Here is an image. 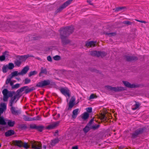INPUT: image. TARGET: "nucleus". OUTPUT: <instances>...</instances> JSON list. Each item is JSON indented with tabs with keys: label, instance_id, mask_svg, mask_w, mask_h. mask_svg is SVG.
Instances as JSON below:
<instances>
[{
	"label": "nucleus",
	"instance_id": "nucleus-1",
	"mask_svg": "<svg viewBox=\"0 0 149 149\" xmlns=\"http://www.w3.org/2000/svg\"><path fill=\"white\" fill-rule=\"evenodd\" d=\"M25 26L19 24L15 22L6 23L0 21V29L9 30L11 29L17 30L19 32H21L24 31L23 29L25 28Z\"/></svg>",
	"mask_w": 149,
	"mask_h": 149
},
{
	"label": "nucleus",
	"instance_id": "nucleus-2",
	"mask_svg": "<svg viewBox=\"0 0 149 149\" xmlns=\"http://www.w3.org/2000/svg\"><path fill=\"white\" fill-rule=\"evenodd\" d=\"M74 28L73 26H68L60 29V38L63 45H65L69 43L70 41L67 38L73 32Z\"/></svg>",
	"mask_w": 149,
	"mask_h": 149
},
{
	"label": "nucleus",
	"instance_id": "nucleus-3",
	"mask_svg": "<svg viewBox=\"0 0 149 149\" xmlns=\"http://www.w3.org/2000/svg\"><path fill=\"white\" fill-rule=\"evenodd\" d=\"M42 144L40 142H38L34 141H32L30 142V143L28 145L27 143H23V146L24 148L27 149L30 146H31V148L34 149H42Z\"/></svg>",
	"mask_w": 149,
	"mask_h": 149
},
{
	"label": "nucleus",
	"instance_id": "nucleus-4",
	"mask_svg": "<svg viewBox=\"0 0 149 149\" xmlns=\"http://www.w3.org/2000/svg\"><path fill=\"white\" fill-rule=\"evenodd\" d=\"M30 57H33V56L29 54L21 56H17L14 61V64L16 66L19 67L23 61H25L27 58Z\"/></svg>",
	"mask_w": 149,
	"mask_h": 149
},
{
	"label": "nucleus",
	"instance_id": "nucleus-5",
	"mask_svg": "<svg viewBox=\"0 0 149 149\" xmlns=\"http://www.w3.org/2000/svg\"><path fill=\"white\" fill-rule=\"evenodd\" d=\"M55 85V83L52 82L51 80L47 79L41 81L38 83L36 85V86L41 88H44L47 86L51 87L54 86Z\"/></svg>",
	"mask_w": 149,
	"mask_h": 149
},
{
	"label": "nucleus",
	"instance_id": "nucleus-6",
	"mask_svg": "<svg viewBox=\"0 0 149 149\" xmlns=\"http://www.w3.org/2000/svg\"><path fill=\"white\" fill-rule=\"evenodd\" d=\"M2 93L3 95V100L5 101H7L9 97H12L15 94V92L14 91H9L6 88L3 89Z\"/></svg>",
	"mask_w": 149,
	"mask_h": 149
},
{
	"label": "nucleus",
	"instance_id": "nucleus-7",
	"mask_svg": "<svg viewBox=\"0 0 149 149\" xmlns=\"http://www.w3.org/2000/svg\"><path fill=\"white\" fill-rule=\"evenodd\" d=\"M146 130V128L144 127L140 128L137 129L132 134L131 138L134 139L136 138L139 135L142 134L143 132H145Z\"/></svg>",
	"mask_w": 149,
	"mask_h": 149
},
{
	"label": "nucleus",
	"instance_id": "nucleus-8",
	"mask_svg": "<svg viewBox=\"0 0 149 149\" xmlns=\"http://www.w3.org/2000/svg\"><path fill=\"white\" fill-rule=\"evenodd\" d=\"M105 88L108 91H113L115 92H119L125 90L124 88L122 87H112L110 86H105Z\"/></svg>",
	"mask_w": 149,
	"mask_h": 149
},
{
	"label": "nucleus",
	"instance_id": "nucleus-9",
	"mask_svg": "<svg viewBox=\"0 0 149 149\" xmlns=\"http://www.w3.org/2000/svg\"><path fill=\"white\" fill-rule=\"evenodd\" d=\"M16 94L14 97L11 98L10 100L9 101V106H13V104L15 100L17 98V100L15 102V103L17 102V101L22 96V95L20 94V93L17 90L16 92Z\"/></svg>",
	"mask_w": 149,
	"mask_h": 149
},
{
	"label": "nucleus",
	"instance_id": "nucleus-10",
	"mask_svg": "<svg viewBox=\"0 0 149 149\" xmlns=\"http://www.w3.org/2000/svg\"><path fill=\"white\" fill-rule=\"evenodd\" d=\"M24 89H25L24 93L26 94L35 90V88L34 87H32L30 88H29L28 86H26L22 87L18 90L20 93L22 92L24 90Z\"/></svg>",
	"mask_w": 149,
	"mask_h": 149
},
{
	"label": "nucleus",
	"instance_id": "nucleus-11",
	"mask_svg": "<svg viewBox=\"0 0 149 149\" xmlns=\"http://www.w3.org/2000/svg\"><path fill=\"white\" fill-rule=\"evenodd\" d=\"M124 58L126 61L130 62L133 61H136L138 60V58L136 56H130L129 55H125L124 56Z\"/></svg>",
	"mask_w": 149,
	"mask_h": 149
},
{
	"label": "nucleus",
	"instance_id": "nucleus-12",
	"mask_svg": "<svg viewBox=\"0 0 149 149\" xmlns=\"http://www.w3.org/2000/svg\"><path fill=\"white\" fill-rule=\"evenodd\" d=\"M123 84L126 87L131 88H136L139 86V85L138 84H131L129 82L127 81H123Z\"/></svg>",
	"mask_w": 149,
	"mask_h": 149
},
{
	"label": "nucleus",
	"instance_id": "nucleus-13",
	"mask_svg": "<svg viewBox=\"0 0 149 149\" xmlns=\"http://www.w3.org/2000/svg\"><path fill=\"white\" fill-rule=\"evenodd\" d=\"M60 122V121H57L54 122L52 124L48 125L46 127V129L48 130H51L54 128L55 127L58 126Z\"/></svg>",
	"mask_w": 149,
	"mask_h": 149
},
{
	"label": "nucleus",
	"instance_id": "nucleus-14",
	"mask_svg": "<svg viewBox=\"0 0 149 149\" xmlns=\"http://www.w3.org/2000/svg\"><path fill=\"white\" fill-rule=\"evenodd\" d=\"M75 100V98L74 96L72 97L68 103V110L71 109L75 104L74 102Z\"/></svg>",
	"mask_w": 149,
	"mask_h": 149
},
{
	"label": "nucleus",
	"instance_id": "nucleus-15",
	"mask_svg": "<svg viewBox=\"0 0 149 149\" xmlns=\"http://www.w3.org/2000/svg\"><path fill=\"white\" fill-rule=\"evenodd\" d=\"M61 93L64 95L70 97V90L67 88H62L60 89Z\"/></svg>",
	"mask_w": 149,
	"mask_h": 149
},
{
	"label": "nucleus",
	"instance_id": "nucleus-16",
	"mask_svg": "<svg viewBox=\"0 0 149 149\" xmlns=\"http://www.w3.org/2000/svg\"><path fill=\"white\" fill-rule=\"evenodd\" d=\"M10 107H11L10 111L13 114L15 115H17L21 113V111L20 110H16V108L13 107V106Z\"/></svg>",
	"mask_w": 149,
	"mask_h": 149
},
{
	"label": "nucleus",
	"instance_id": "nucleus-17",
	"mask_svg": "<svg viewBox=\"0 0 149 149\" xmlns=\"http://www.w3.org/2000/svg\"><path fill=\"white\" fill-rule=\"evenodd\" d=\"M72 0H68L67 1L57 9H63L65 8L71 3Z\"/></svg>",
	"mask_w": 149,
	"mask_h": 149
},
{
	"label": "nucleus",
	"instance_id": "nucleus-18",
	"mask_svg": "<svg viewBox=\"0 0 149 149\" xmlns=\"http://www.w3.org/2000/svg\"><path fill=\"white\" fill-rule=\"evenodd\" d=\"M13 144L15 146H17L20 148L22 147L23 143L21 140H14L13 141Z\"/></svg>",
	"mask_w": 149,
	"mask_h": 149
},
{
	"label": "nucleus",
	"instance_id": "nucleus-19",
	"mask_svg": "<svg viewBox=\"0 0 149 149\" xmlns=\"http://www.w3.org/2000/svg\"><path fill=\"white\" fill-rule=\"evenodd\" d=\"M96 42V41H91L89 42H86L85 46L87 47H94L95 46Z\"/></svg>",
	"mask_w": 149,
	"mask_h": 149
},
{
	"label": "nucleus",
	"instance_id": "nucleus-20",
	"mask_svg": "<svg viewBox=\"0 0 149 149\" xmlns=\"http://www.w3.org/2000/svg\"><path fill=\"white\" fill-rule=\"evenodd\" d=\"M14 134V131L13 130H10L5 132V135L6 136L8 137Z\"/></svg>",
	"mask_w": 149,
	"mask_h": 149
},
{
	"label": "nucleus",
	"instance_id": "nucleus-21",
	"mask_svg": "<svg viewBox=\"0 0 149 149\" xmlns=\"http://www.w3.org/2000/svg\"><path fill=\"white\" fill-rule=\"evenodd\" d=\"M59 140L58 138H56L53 140H52L50 144L52 146H54L56 143H58Z\"/></svg>",
	"mask_w": 149,
	"mask_h": 149
},
{
	"label": "nucleus",
	"instance_id": "nucleus-22",
	"mask_svg": "<svg viewBox=\"0 0 149 149\" xmlns=\"http://www.w3.org/2000/svg\"><path fill=\"white\" fill-rule=\"evenodd\" d=\"M79 109H77L74 110L72 112V117L73 118H75L78 114Z\"/></svg>",
	"mask_w": 149,
	"mask_h": 149
},
{
	"label": "nucleus",
	"instance_id": "nucleus-23",
	"mask_svg": "<svg viewBox=\"0 0 149 149\" xmlns=\"http://www.w3.org/2000/svg\"><path fill=\"white\" fill-rule=\"evenodd\" d=\"M98 51H92L89 52V54L93 56H97L98 57Z\"/></svg>",
	"mask_w": 149,
	"mask_h": 149
},
{
	"label": "nucleus",
	"instance_id": "nucleus-24",
	"mask_svg": "<svg viewBox=\"0 0 149 149\" xmlns=\"http://www.w3.org/2000/svg\"><path fill=\"white\" fill-rule=\"evenodd\" d=\"M29 67L28 66H26V67L24 68L21 71L23 74H26L29 70Z\"/></svg>",
	"mask_w": 149,
	"mask_h": 149
},
{
	"label": "nucleus",
	"instance_id": "nucleus-25",
	"mask_svg": "<svg viewBox=\"0 0 149 149\" xmlns=\"http://www.w3.org/2000/svg\"><path fill=\"white\" fill-rule=\"evenodd\" d=\"M89 114L88 113L85 112L83 113V115L82 116V118L84 120H85L89 118Z\"/></svg>",
	"mask_w": 149,
	"mask_h": 149
},
{
	"label": "nucleus",
	"instance_id": "nucleus-26",
	"mask_svg": "<svg viewBox=\"0 0 149 149\" xmlns=\"http://www.w3.org/2000/svg\"><path fill=\"white\" fill-rule=\"evenodd\" d=\"M7 123L5 122L4 118L3 116H0V125H5Z\"/></svg>",
	"mask_w": 149,
	"mask_h": 149
},
{
	"label": "nucleus",
	"instance_id": "nucleus-27",
	"mask_svg": "<svg viewBox=\"0 0 149 149\" xmlns=\"http://www.w3.org/2000/svg\"><path fill=\"white\" fill-rule=\"evenodd\" d=\"M98 57H103L107 55V53L104 51H98Z\"/></svg>",
	"mask_w": 149,
	"mask_h": 149
},
{
	"label": "nucleus",
	"instance_id": "nucleus-28",
	"mask_svg": "<svg viewBox=\"0 0 149 149\" xmlns=\"http://www.w3.org/2000/svg\"><path fill=\"white\" fill-rule=\"evenodd\" d=\"M47 70L46 68H44L43 67H42L41 68V71L39 74V76H41V74H47Z\"/></svg>",
	"mask_w": 149,
	"mask_h": 149
},
{
	"label": "nucleus",
	"instance_id": "nucleus-29",
	"mask_svg": "<svg viewBox=\"0 0 149 149\" xmlns=\"http://www.w3.org/2000/svg\"><path fill=\"white\" fill-rule=\"evenodd\" d=\"M6 121H8L7 123L9 127H13L15 123V121H12L11 120H8Z\"/></svg>",
	"mask_w": 149,
	"mask_h": 149
},
{
	"label": "nucleus",
	"instance_id": "nucleus-30",
	"mask_svg": "<svg viewBox=\"0 0 149 149\" xmlns=\"http://www.w3.org/2000/svg\"><path fill=\"white\" fill-rule=\"evenodd\" d=\"M18 128L22 130H24L26 129L27 127L26 125L22 124L18 125Z\"/></svg>",
	"mask_w": 149,
	"mask_h": 149
},
{
	"label": "nucleus",
	"instance_id": "nucleus-31",
	"mask_svg": "<svg viewBox=\"0 0 149 149\" xmlns=\"http://www.w3.org/2000/svg\"><path fill=\"white\" fill-rule=\"evenodd\" d=\"M9 69L7 65H4L2 68V71L4 73H6Z\"/></svg>",
	"mask_w": 149,
	"mask_h": 149
},
{
	"label": "nucleus",
	"instance_id": "nucleus-32",
	"mask_svg": "<svg viewBox=\"0 0 149 149\" xmlns=\"http://www.w3.org/2000/svg\"><path fill=\"white\" fill-rule=\"evenodd\" d=\"M91 126L88 125H87L84 128L83 131L85 133H87L91 129Z\"/></svg>",
	"mask_w": 149,
	"mask_h": 149
},
{
	"label": "nucleus",
	"instance_id": "nucleus-33",
	"mask_svg": "<svg viewBox=\"0 0 149 149\" xmlns=\"http://www.w3.org/2000/svg\"><path fill=\"white\" fill-rule=\"evenodd\" d=\"M44 128V126L42 125H38L37 126L36 130H38V131L41 132L42 131Z\"/></svg>",
	"mask_w": 149,
	"mask_h": 149
},
{
	"label": "nucleus",
	"instance_id": "nucleus-34",
	"mask_svg": "<svg viewBox=\"0 0 149 149\" xmlns=\"http://www.w3.org/2000/svg\"><path fill=\"white\" fill-rule=\"evenodd\" d=\"M18 72L17 71H15L11 73L10 74L9 76H10L11 78H12L13 77L15 76H16L18 75Z\"/></svg>",
	"mask_w": 149,
	"mask_h": 149
},
{
	"label": "nucleus",
	"instance_id": "nucleus-35",
	"mask_svg": "<svg viewBox=\"0 0 149 149\" xmlns=\"http://www.w3.org/2000/svg\"><path fill=\"white\" fill-rule=\"evenodd\" d=\"M100 117L101 119L102 120H103V121H107V117L104 114H101Z\"/></svg>",
	"mask_w": 149,
	"mask_h": 149
},
{
	"label": "nucleus",
	"instance_id": "nucleus-36",
	"mask_svg": "<svg viewBox=\"0 0 149 149\" xmlns=\"http://www.w3.org/2000/svg\"><path fill=\"white\" fill-rule=\"evenodd\" d=\"M7 65L8 66V69L10 70L12 69L14 67V65L12 63H9Z\"/></svg>",
	"mask_w": 149,
	"mask_h": 149
},
{
	"label": "nucleus",
	"instance_id": "nucleus-37",
	"mask_svg": "<svg viewBox=\"0 0 149 149\" xmlns=\"http://www.w3.org/2000/svg\"><path fill=\"white\" fill-rule=\"evenodd\" d=\"M104 33L106 35H107L109 36H114L116 34V33L115 32L110 33H109L108 32H105Z\"/></svg>",
	"mask_w": 149,
	"mask_h": 149
},
{
	"label": "nucleus",
	"instance_id": "nucleus-38",
	"mask_svg": "<svg viewBox=\"0 0 149 149\" xmlns=\"http://www.w3.org/2000/svg\"><path fill=\"white\" fill-rule=\"evenodd\" d=\"M37 71H33L30 72L29 74V77H31V76L37 74Z\"/></svg>",
	"mask_w": 149,
	"mask_h": 149
},
{
	"label": "nucleus",
	"instance_id": "nucleus-39",
	"mask_svg": "<svg viewBox=\"0 0 149 149\" xmlns=\"http://www.w3.org/2000/svg\"><path fill=\"white\" fill-rule=\"evenodd\" d=\"M135 102L136 103L135 104H134V106L135 107L134 108H132L133 110H135L138 108L140 105V103L138 102L135 101Z\"/></svg>",
	"mask_w": 149,
	"mask_h": 149
},
{
	"label": "nucleus",
	"instance_id": "nucleus-40",
	"mask_svg": "<svg viewBox=\"0 0 149 149\" xmlns=\"http://www.w3.org/2000/svg\"><path fill=\"white\" fill-rule=\"evenodd\" d=\"M100 127V125H92L91 126V129H93L94 130H95L97 129Z\"/></svg>",
	"mask_w": 149,
	"mask_h": 149
},
{
	"label": "nucleus",
	"instance_id": "nucleus-41",
	"mask_svg": "<svg viewBox=\"0 0 149 149\" xmlns=\"http://www.w3.org/2000/svg\"><path fill=\"white\" fill-rule=\"evenodd\" d=\"M23 118L25 121H30V118L26 115H23Z\"/></svg>",
	"mask_w": 149,
	"mask_h": 149
},
{
	"label": "nucleus",
	"instance_id": "nucleus-42",
	"mask_svg": "<svg viewBox=\"0 0 149 149\" xmlns=\"http://www.w3.org/2000/svg\"><path fill=\"white\" fill-rule=\"evenodd\" d=\"M1 108L2 109H3L4 110H6V104L5 103H1Z\"/></svg>",
	"mask_w": 149,
	"mask_h": 149
},
{
	"label": "nucleus",
	"instance_id": "nucleus-43",
	"mask_svg": "<svg viewBox=\"0 0 149 149\" xmlns=\"http://www.w3.org/2000/svg\"><path fill=\"white\" fill-rule=\"evenodd\" d=\"M53 59L55 60L58 61L59 60L61 59V57L58 55H56L53 57Z\"/></svg>",
	"mask_w": 149,
	"mask_h": 149
},
{
	"label": "nucleus",
	"instance_id": "nucleus-44",
	"mask_svg": "<svg viewBox=\"0 0 149 149\" xmlns=\"http://www.w3.org/2000/svg\"><path fill=\"white\" fill-rule=\"evenodd\" d=\"M37 125L35 124H31L30 125V128L31 129H36Z\"/></svg>",
	"mask_w": 149,
	"mask_h": 149
},
{
	"label": "nucleus",
	"instance_id": "nucleus-45",
	"mask_svg": "<svg viewBox=\"0 0 149 149\" xmlns=\"http://www.w3.org/2000/svg\"><path fill=\"white\" fill-rule=\"evenodd\" d=\"M20 86V84H17L15 85L12 86V89H14L15 88H19Z\"/></svg>",
	"mask_w": 149,
	"mask_h": 149
},
{
	"label": "nucleus",
	"instance_id": "nucleus-46",
	"mask_svg": "<svg viewBox=\"0 0 149 149\" xmlns=\"http://www.w3.org/2000/svg\"><path fill=\"white\" fill-rule=\"evenodd\" d=\"M123 23L124 24H126L128 25H132V22H131L128 20L126 21H124L123 22Z\"/></svg>",
	"mask_w": 149,
	"mask_h": 149
},
{
	"label": "nucleus",
	"instance_id": "nucleus-47",
	"mask_svg": "<svg viewBox=\"0 0 149 149\" xmlns=\"http://www.w3.org/2000/svg\"><path fill=\"white\" fill-rule=\"evenodd\" d=\"M31 80L28 78H26L25 79L24 83L25 84H28L31 82Z\"/></svg>",
	"mask_w": 149,
	"mask_h": 149
},
{
	"label": "nucleus",
	"instance_id": "nucleus-48",
	"mask_svg": "<svg viewBox=\"0 0 149 149\" xmlns=\"http://www.w3.org/2000/svg\"><path fill=\"white\" fill-rule=\"evenodd\" d=\"M96 97H97V96L96 95H95L93 94H91L89 97V99L91 100Z\"/></svg>",
	"mask_w": 149,
	"mask_h": 149
},
{
	"label": "nucleus",
	"instance_id": "nucleus-49",
	"mask_svg": "<svg viewBox=\"0 0 149 149\" xmlns=\"http://www.w3.org/2000/svg\"><path fill=\"white\" fill-rule=\"evenodd\" d=\"M94 120V118H93L92 119L90 120L89 122L88 123V124L87 125H89L90 126H92V125H92V123Z\"/></svg>",
	"mask_w": 149,
	"mask_h": 149
},
{
	"label": "nucleus",
	"instance_id": "nucleus-50",
	"mask_svg": "<svg viewBox=\"0 0 149 149\" xmlns=\"http://www.w3.org/2000/svg\"><path fill=\"white\" fill-rule=\"evenodd\" d=\"M6 58V57L3 54L1 56H0V61H4Z\"/></svg>",
	"mask_w": 149,
	"mask_h": 149
},
{
	"label": "nucleus",
	"instance_id": "nucleus-51",
	"mask_svg": "<svg viewBox=\"0 0 149 149\" xmlns=\"http://www.w3.org/2000/svg\"><path fill=\"white\" fill-rule=\"evenodd\" d=\"M127 8L126 6H121L116 8V9H124Z\"/></svg>",
	"mask_w": 149,
	"mask_h": 149
},
{
	"label": "nucleus",
	"instance_id": "nucleus-52",
	"mask_svg": "<svg viewBox=\"0 0 149 149\" xmlns=\"http://www.w3.org/2000/svg\"><path fill=\"white\" fill-rule=\"evenodd\" d=\"M86 110L87 113H91L92 111V108L91 107L87 108Z\"/></svg>",
	"mask_w": 149,
	"mask_h": 149
},
{
	"label": "nucleus",
	"instance_id": "nucleus-53",
	"mask_svg": "<svg viewBox=\"0 0 149 149\" xmlns=\"http://www.w3.org/2000/svg\"><path fill=\"white\" fill-rule=\"evenodd\" d=\"M12 78H11V77L10 78H8L6 81V84H8L9 83H10V81H11Z\"/></svg>",
	"mask_w": 149,
	"mask_h": 149
},
{
	"label": "nucleus",
	"instance_id": "nucleus-54",
	"mask_svg": "<svg viewBox=\"0 0 149 149\" xmlns=\"http://www.w3.org/2000/svg\"><path fill=\"white\" fill-rule=\"evenodd\" d=\"M9 53L7 51H6L4 52L3 53V54L5 56V57H8V56L9 55L8 54Z\"/></svg>",
	"mask_w": 149,
	"mask_h": 149
},
{
	"label": "nucleus",
	"instance_id": "nucleus-55",
	"mask_svg": "<svg viewBox=\"0 0 149 149\" xmlns=\"http://www.w3.org/2000/svg\"><path fill=\"white\" fill-rule=\"evenodd\" d=\"M33 40H38L41 38V37L40 36H38L33 37Z\"/></svg>",
	"mask_w": 149,
	"mask_h": 149
},
{
	"label": "nucleus",
	"instance_id": "nucleus-56",
	"mask_svg": "<svg viewBox=\"0 0 149 149\" xmlns=\"http://www.w3.org/2000/svg\"><path fill=\"white\" fill-rule=\"evenodd\" d=\"M47 60L48 61L50 62H51L52 61V58L51 56H48L47 57Z\"/></svg>",
	"mask_w": 149,
	"mask_h": 149
},
{
	"label": "nucleus",
	"instance_id": "nucleus-57",
	"mask_svg": "<svg viewBox=\"0 0 149 149\" xmlns=\"http://www.w3.org/2000/svg\"><path fill=\"white\" fill-rule=\"evenodd\" d=\"M35 118L36 120H41V117L39 116H36Z\"/></svg>",
	"mask_w": 149,
	"mask_h": 149
},
{
	"label": "nucleus",
	"instance_id": "nucleus-58",
	"mask_svg": "<svg viewBox=\"0 0 149 149\" xmlns=\"http://www.w3.org/2000/svg\"><path fill=\"white\" fill-rule=\"evenodd\" d=\"M4 110L3 109L0 108V116H1V114L3 113Z\"/></svg>",
	"mask_w": 149,
	"mask_h": 149
},
{
	"label": "nucleus",
	"instance_id": "nucleus-59",
	"mask_svg": "<svg viewBox=\"0 0 149 149\" xmlns=\"http://www.w3.org/2000/svg\"><path fill=\"white\" fill-rule=\"evenodd\" d=\"M61 10H56L55 11V14L56 15L57 14V13H59L61 12Z\"/></svg>",
	"mask_w": 149,
	"mask_h": 149
},
{
	"label": "nucleus",
	"instance_id": "nucleus-60",
	"mask_svg": "<svg viewBox=\"0 0 149 149\" xmlns=\"http://www.w3.org/2000/svg\"><path fill=\"white\" fill-rule=\"evenodd\" d=\"M135 20L137 21H138V22H141V23H146V21H141V20H137V19H135Z\"/></svg>",
	"mask_w": 149,
	"mask_h": 149
},
{
	"label": "nucleus",
	"instance_id": "nucleus-61",
	"mask_svg": "<svg viewBox=\"0 0 149 149\" xmlns=\"http://www.w3.org/2000/svg\"><path fill=\"white\" fill-rule=\"evenodd\" d=\"M87 2L88 3L91 5H93V3H92L91 1V0H87Z\"/></svg>",
	"mask_w": 149,
	"mask_h": 149
},
{
	"label": "nucleus",
	"instance_id": "nucleus-62",
	"mask_svg": "<svg viewBox=\"0 0 149 149\" xmlns=\"http://www.w3.org/2000/svg\"><path fill=\"white\" fill-rule=\"evenodd\" d=\"M36 120L35 117L33 118H30V121Z\"/></svg>",
	"mask_w": 149,
	"mask_h": 149
},
{
	"label": "nucleus",
	"instance_id": "nucleus-63",
	"mask_svg": "<svg viewBox=\"0 0 149 149\" xmlns=\"http://www.w3.org/2000/svg\"><path fill=\"white\" fill-rule=\"evenodd\" d=\"M78 147L77 146H73L72 148V149H78Z\"/></svg>",
	"mask_w": 149,
	"mask_h": 149
},
{
	"label": "nucleus",
	"instance_id": "nucleus-64",
	"mask_svg": "<svg viewBox=\"0 0 149 149\" xmlns=\"http://www.w3.org/2000/svg\"><path fill=\"white\" fill-rule=\"evenodd\" d=\"M10 85L12 87V86H13V83L11 81H10Z\"/></svg>",
	"mask_w": 149,
	"mask_h": 149
}]
</instances>
